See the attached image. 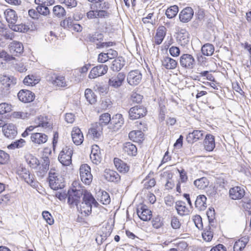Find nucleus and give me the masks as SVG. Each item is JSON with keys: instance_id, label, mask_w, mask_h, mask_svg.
Returning a JSON list of instances; mask_svg holds the SVG:
<instances>
[{"instance_id": "obj_57", "label": "nucleus", "mask_w": 251, "mask_h": 251, "mask_svg": "<svg viewBox=\"0 0 251 251\" xmlns=\"http://www.w3.org/2000/svg\"><path fill=\"white\" fill-rule=\"evenodd\" d=\"M42 216L46 221L47 223L50 225H51L53 224V219L52 218L51 215L48 211H43L42 212Z\"/></svg>"}, {"instance_id": "obj_44", "label": "nucleus", "mask_w": 251, "mask_h": 251, "mask_svg": "<svg viewBox=\"0 0 251 251\" xmlns=\"http://www.w3.org/2000/svg\"><path fill=\"white\" fill-rule=\"evenodd\" d=\"M85 97L87 100L91 104L95 103L97 101V97L93 91L87 88L85 91Z\"/></svg>"}, {"instance_id": "obj_49", "label": "nucleus", "mask_w": 251, "mask_h": 251, "mask_svg": "<svg viewBox=\"0 0 251 251\" xmlns=\"http://www.w3.org/2000/svg\"><path fill=\"white\" fill-rule=\"evenodd\" d=\"M109 123H111V117L109 113H104L100 116L99 124L100 126L107 125Z\"/></svg>"}, {"instance_id": "obj_41", "label": "nucleus", "mask_w": 251, "mask_h": 251, "mask_svg": "<svg viewBox=\"0 0 251 251\" xmlns=\"http://www.w3.org/2000/svg\"><path fill=\"white\" fill-rule=\"evenodd\" d=\"M176 208L178 214L184 215L188 214V211L185 205V203L181 201H178L176 202Z\"/></svg>"}, {"instance_id": "obj_56", "label": "nucleus", "mask_w": 251, "mask_h": 251, "mask_svg": "<svg viewBox=\"0 0 251 251\" xmlns=\"http://www.w3.org/2000/svg\"><path fill=\"white\" fill-rule=\"evenodd\" d=\"M96 11L97 18H108L110 15V13L106 10L96 9Z\"/></svg>"}, {"instance_id": "obj_36", "label": "nucleus", "mask_w": 251, "mask_h": 251, "mask_svg": "<svg viewBox=\"0 0 251 251\" xmlns=\"http://www.w3.org/2000/svg\"><path fill=\"white\" fill-rule=\"evenodd\" d=\"M137 213L140 219L144 221L150 220L151 217V211L148 209L142 208L141 211L137 209Z\"/></svg>"}, {"instance_id": "obj_15", "label": "nucleus", "mask_w": 251, "mask_h": 251, "mask_svg": "<svg viewBox=\"0 0 251 251\" xmlns=\"http://www.w3.org/2000/svg\"><path fill=\"white\" fill-rule=\"evenodd\" d=\"M50 165V159L48 156H44L42 158L41 165L39 167L37 171V175L41 177H43L49 170Z\"/></svg>"}, {"instance_id": "obj_2", "label": "nucleus", "mask_w": 251, "mask_h": 251, "mask_svg": "<svg viewBox=\"0 0 251 251\" xmlns=\"http://www.w3.org/2000/svg\"><path fill=\"white\" fill-rule=\"evenodd\" d=\"M87 192L83 189H77L73 188L68 191V203L71 207H74L75 206L79 208L78 203L80 201V199L84 196V194Z\"/></svg>"}, {"instance_id": "obj_43", "label": "nucleus", "mask_w": 251, "mask_h": 251, "mask_svg": "<svg viewBox=\"0 0 251 251\" xmlns=\"http://www.w3.org/2000/svg\"><path fill=\"white\" fill-rule=\"evenodd\" d=\"M215 49L213 45L205 44L201 47V52L204 55L211 56L214 53Z\"/></svg>"}, {"instance_id": "obj_64", "label": "nucleus", "mask_w": 251, "mask_h": 251, "mask_svg": "<svg viewBox=\"0 0 251 251\" xmlns=\"http://www.w3.org/2000/svg\"><path fill=\"white\" fill-rule=\"evenodd\" d=\"M169 52L173 57H177L180 54V50L178 47L176 46H172L169 49Z\"/></svg>"}, {"instance_id": "obj_5", "label": "nucleus", "mask_w": 251, "mask_h": 251, "mask_svg": "<svg viewBox=\"0 0 251 251\" xmlns=\"http://www.w3.org/2000/svg\"><path fill=\"white\" fill-rule=\"evenodd\" d=\"M18 174L22 178L31 186L36 187L37 182L34 178V176L30 174L29 171L25 167H21L18 171Z\"/></svg>"}, {"instance_id": "obj_18", "label": "nucleus", "mask_w": 251, "mask_h": 251, "mask_svg": "<svg viewBox=\"0 0 251 251\" xmlns=\"http://www.w3.org/2000/svg\"><path fill=\"white\" fill-rule=\"evenodd\" d=\"M103 176L107 181L115 183L119 182L121 179L120 175L117 172L110 169L105 170Z\"/></svg>"}, {"instance_id": "obj_19", "label": "nucleus", "mask_w": 251, "mask_h": 251, "mask_svg": "<svg viewBox=\"0 0 251 251\" xmlns=\"http://www.w3.org/2000/svg\"><path fill=\"white\" fill-rule=\"evenodd\" d=\"M177 41L179 44L185 47L189 43V34L185 29H180L177 34Z\"/></svg>"}, {"instance_id": "obj_35", "label": "nucleus", "mask_w": 251, "mask_h": 251, "mask_svg": "<svg viewBox=\"0 0 251 251\" xmlns=\"http://www.w3.org/2000/svg\"><path fill=\"white\" fill-rule=\"evenodd\" d=\"M202 136L203 132L202 130H194L193 132L188 134L187 136V140L188 142L193 143L202 138Z\"/></svg>"}, {"instance_id": "obj_20", "label": "nucleus", "mask_w": 251, "mask_h": 251, "mask_svg": "<svg viewBox=\"0 0 251 251\" xmlns=\"http://www.w3.org/2000/svg\"><path fill=\"white\" fill-rule=\"evenodd\" d=\"M4 16L10 27L17 23L18 17L15 10L12 9H6L4 12Z\"/></svg>"}, {"instance_id": "obj_27", "label": "nucleus", "mask_w": 251, "mask_h": 251, "mask_svg": "<svg viewBox=\"0 0 251 251\" xmlns=\"http://www.w3.org/2000/svg\"><path fill=\"white\" fill-rule=\"evenodd\" d=\"M204 149L208 151H212L215 147L214 137L211 134H207L204 140Z\"/></svg>"}, {"instance_id": "obj_53", "label": "nucleus", "mask_w": 251, "mask_h": 251, "mask_svg": "<svg viewBox=\"0 0 251 251\" xmlns=\"http://www.w3.org/2000/svg\"><path fill=\"white\" fill-rule=\"evenodd\" d=\"M36 10L38 11L39 16L40 15L47 16L50 13L49 8L46 5H38L36 7Z\"/></svg>"}, {"instance_id": "obj_16", "label": "nucleus", "mask_w": 251, "mask_h": 251, "mask_svg": "<svg viewBox=\"0 0 251 251\" xmlns=\"http://www.w3.org/2000/svg\"><path fill=\"white\" fill-rule=\"evenodd\" d=\"M193 15V9L190 7H186L180 12L179 18L181 22L186 23L192 19Z\"/></svg>"}, {"instance_id": "obj_11", "label": "nucleus", "mask_w": 251, "mask_h": 251, "mask_svg": "<svg viewBox=\"0 0 251 251\" xmlns=\"http://www.w3.org/2000/svg\"><path fill=\"white\" fill-rule=\"evenodd\" d=\"M108 70V67L106 65L100 64L93 67L89 75V78H95L105 74Z\"/></svg>"}, {"instance_id": "obj_4", "label": "nucleus", "mask_w": 251, "mask_h": 251, "mask_svg": "<svg viewBox=\"0 0 251 251\" xmlns=\"http://www.w3.org/2000/svg\"><path fill=\"white\" fill-rule=\"evenodd\" d=\"M80 177L81 181L85 184L89 185L93 179V176L91 173V168L86 164H82L79 168Z\"/></svg>"}, {"instance_id": "obj_62", "label": "nucleus", "mask_w": 251, "mask_h": 251, "mask_svg": "<svg viewBox=\"0 0 251 251\" xmlns=\"http://www.w3.org/2000/svg\"><path fill=\"white\" fill-rule=\"evenodd\" d=\"M242 205L244 209L251 213V200L245 198L242 200Z\"/></svg>"}, {"instance_id": "obj_7", "label": "nucleus", "mask_w": 251, "mask_h": 251, "mask_svg": "<svg viewBox=\"0 0 251 251\" xmlns=\"http://www.w3.org/2000/svg\"><path fill=\"white\" fill-rule=\"evenodd\" d=\"M147 113L146 108L142 105H137L130 109L129 116L130 119L134 120L145 116Z\"/></svg>"}, {"instance_id": "obj_55", "label": "nucleus", "mask_w": 251, "mask_h": 251, "mask_svg": "<svg viewBox=\"0 0 251 251\" xmlns=\"http://www.w3.org/2000/svg\"><path fill=\"white\" fill-rule=\"evenodd\" d=\"M12 105L6 102H3L0 104V114L10 112L12 111Z\"/></svg>"}, {"instance_id": "obj_52", "label": "nucleus", "mask_w": 251, "mask_h": 251, "mask_svg": "<svg viewBox=\"0 0 251 251\" xmlns=\"http://www.w3.org/2000/svg\"><path fill=\"white\" fill-rule=\"evenodd\" d=\"M202 236L203 239L207 242H209L211 240L213 236V232L211 230V227L209 226L204 229L203 232L202 233Z\"/></svg>"}, {"instance_id": "obj_22", "label": "nucleus", "mask_w": 251, "mask_h": 251, "mask_svg": "<svg viewBox=\"0 0 251 251\" xmlns=\"http://www.w3.org/2000/svg\"><path fill=\"white\" fill-rule=\"evenodd\" d=\"M161 62L162 65L167 70L175 69L177 65V62L168 55L164 56Z\"/></svg>"}, {"instance_id": "obj_32", "label": "nucleus", "mask_w": 251, "mask_h": 251, "mask_svg": "<svg viewBox=\"0 0 251 251\" xmlns=\"http://www.w3.org/2000/svg\"><path fill=\"white\" fill-rule=\"evenodd\" d=\"M5 136L9 139L14 138L17 134L16 126H2Z\"/></svg>"}, {"instance_id": "obj_38", "label": "nucleus", "mask_w": 251, "mask_h": 251, "mask_svg": "<svg viewBox=\"0 0 251 251\" xmlns=\"http://www.w3.org/2000/svg\"><path fill=\"white\" fill-rule=\"evenodd\" d=\"M144 134L141 130H133L129 132L128 137L131 140L139 142L143 138Z\"/></svg>"}, {"instance_id": "obj_45", "label": "nucleus", "mask_w": 251, "mask_h": 251, "mask_svg": "<svg viewBox=\"0 0 251 251\" xmlns=\"http://www.w3.org/2000/svg\"><path fill=\"white\" fill-rule=\"evenodd\" d=\"M52 83L58 87H65L67 86L65 76L62 75L56 76Z\"/></svg>"}, {"instance_id": "obj_26", "label": "nucleus", "mask_w": 251, "mask_h": 251, "mask_svg": "<svg viewBox=\"0 0 251 251\" xmlns=\"http://www.w3.org/2000/svg\"><path fill=\"white\" fill-rule=\"evenodd\" d=\"M31 140L33 142L37 144L45 143L48 140V136L43 133H34L30 137Z\"/></svg>"}, {"instance_id": "obj_34", "label": "nucleus", "mask_w": 251, "mask_h": 251, "mask_svg": "<svg viewBox=\"0 0 251 251\" xmlns=\"http://www.w3.org/2000/svg\"><path fill=\"white\" fill-rule=\"evenodd\" d=\"M26 163L32 169H36L40 163L39 160L31 154H27L25 156Z\"/></svg>"}, {"instance_id": "obj_6", "label": "nucleus", "mask_w": 251, "mask_h": 251, "mask_svg": "<svg viewBox=\"0 0 251 251\" xmlns=\"http://www.w3.org/2000/svg\"><path fill=\"white\" fill-rule=\"evenodd\" d=\"M179 63L181 66L185 69H192L196 64L194 57L190 54H183L180 57Z\"/></svg>"}, {"instance_id": "obj_39", "label": "nucleus", "mask_w": 251, "mask_h": 251, "mask_svg": "<svg viewBox=\"0 0 251 251\" xmlns=\"http://www.w3.org/2000/svg\"><path fill=\"white\" fill-rule=\"evenodd\" d=\"M209 181L205 177L195 180L194 182L195 186L199 189H204L209 185Z\"/></svg>"}, {"instance_id": "obj_28", "label": "nucleus", "mask_w": 251, "mask_h": 251, "mask_svg": "<svg viewBox=\"0 0 251 251\" xmlns=\"http://www.w3.org/2000/svg\"><path fill=\"white\" fill-rule=\"evenodd\" d=\"M207 198L203 195H200L197 197L195 201V207L200 211H204L206 207Z\"/></svg>"}, {"instance_id": "obj_48", "label": "nucleus", "mask_w": 251, "mask_h": 251, "mask_svg": "<svg viewBox=\"0 0 251 251\" xmlns=\"http://www.w3.org/2000/svg\"><path fill=\"white\" fill-rule=\"evenodd\" d=\"M144 183V188L149 189L155 186L156 181L154 178H150L149 176H147L143 181Z\"/></svg>"}, {"instance_id": "obj_3", "label": "nucleus", "mask_w": 251, "mask_h": 251, "mask_svg": "<svg viewBox=\"0 0 251 251\" xmlns=\"http://www.w3.org/2000/svg\"><path fill=\"white\" fill-rule=\"evenodd\" d=\"M73 150L70 146H66L60 151L58 159L63 166H69L72 163Z\"/></svg>"}, {"instance_id": "obj_40", "label": "nucleus", "mask_w": 251, "mask_h": 251, "mask_svg": "<svg viewBox=\"0 0 251 251\" xmlns=\"http://www.w3.org/2000/svg\"><path fill=\"white\" fill-rule=\"evenodd\" d=\"M52 13L54 17L61 18L66 15V11L63 7L57 5L53 7Z\"/></svg>"}, {"instance_id": "obj_42", "label": "nucleus", "mask_w": 251, "mask_h": 251, "mask_svg": "<svg viewBox=\"0 0 251 251\" xmlns=\"http://www.w3.org/2000/svg\"><path fill=\"white\" fill-rule=\"evenodd\" d=\"M247 243V239L243 238L236 241L233 246V251H242Z\"/></svg>"}, {"instance_id": "obj_24", "label": "nucleus", "mask_w": 251, "mask_h": 251, "mask_svg": "<svg viewBox=\"0 0 251 251\" xmlns=\"http://www.w3.org/2000/svg\"><path fill=\"white\" fill-rule=\"evenodd\" d=\"M90 158L93 163L98 164L101 161V156L99 147L97 145H94L92 147Z\"/></svg>"}, {"instance_id": "obj_63", "label": "nucleus", "mask_w": 251, "mask_h": 251, "mask_svg": "<svg viewBox=\"0 0 251 251\" xmlns=\"http://www.w3.org/2000/svg\"><path fill=\"white\" fill-rule=\"evenodd\" d=\"M112 105V102L109 99H104L101 101L100 104L101 108L103 110L109 108Z\"/></svg>"}, {"instance_id": "obj_25", "label": "nucleus", "mask_w": 251, "mask_h": 251, "mask_svg": "<svg viewBox=\"0 0 251 251\" xmlns=\"http://www.w3.org/2000/svg\"><path fill=\"white\" fill-rule=\"evenodd\" d=\"M167 29L164 26H160L158 27L154 36V42L156 45H160L163 41L166 34Z\"/></svg>"}, {"instance_id": "obj_1", "label": "nucleus", "mask_w": 251, "mask_h": 251, "mask_svg": "<svg viewBox=\"0 0 251 251\" xmlns=\"http://www.w3.org/2000/svg\"><path fill=\"white\" fill-rule=\"evenodd\" d=\"M82 200L77 210L81 214L84 213L85 216H88L91 213L92 204L96 207L99 205V203L94 197L88 192L84 194Z\"/></svg>"}, {"instance_id": "obj_30", "label": "nucleus", "mask_w": 251, "mask_h": 251, "mask_svg": "<svg viewBox=\"0 0 251 251\" xmlns=\"http://www.w3.org/2000/svg\"><path fill=\"white\" fill-rule=\"evenodd\" d=\"M102 133V126H93L89 129L88 135L93 140H98L100 138Z\"/></svg>"}, {"instance_id": "obj_46", "label": "nucleus", "mask_w": 251, "mask_h": 251, "mask_svg": "<svg viewBox=\"0 0 251 251\" xmlns=\"http://www.w3.org/2000/svg\"><path fill=\"white\" fill-rule=\"evenodd\" d=\"M178 12V8L176 5H173L168 8L166 11L165 14L167 18L172 19L175 17Z\"/></svg>"}, {"instance_id": "obj_23", "label": "nucleus", "mask_w": 251, "mask_h": 251, "mask_svg": "<svg viewBox=\"0 0 251 251\" xmlns=\"http://www.w3.org/2000/svg\"><path fill=\"white\" fill-rule=\"evenodd\" d=\"M103 34L99 32H95L94 33L89 34L87 36V39L89 41L96 44L97 49H100L99 45L101 44L103 40Z\"/></svg>"}, {"instance_id": "obj_54", "label": "nucleus", "mask_w": 251, "mask_h": 251, "mask_svg": "<svg viewBox=\"0 0 251 251\" xmlns=\"http://www.w3.org/2000/svg\"><path fill=\"white\" fill-rule=\"evenodd\" d=\"M25 141L23 139H20L8 146L7 148L10 150L18 149L23 147L25 144Z\"/></svg>"}, {"instance_id": "obj_58", "label": "nucleus", "mask_w": 251, "mask_h": 251, "mask_svg": "<svg viewBox=\"0 0 251 251\" xmlns=\"http://www.w3.org/2000/svg\"><path fill=\"white\" fill-rule=\"evenodd\" d=\"M142 99L143 96L136 92H132L130 96V100L133 102L140 103Z\"/></svg>"}, {"instance_id": "obj_33", "label": "nucleus", "mask_w": 251, "mask_h": 251, "mask_svg": "<svg viewBox=\"0 0 251 251\" xmlns=\"http://www.w3.org/2000/svg\"><path fill=\"white\" fill-rule=\"evenodd\" d=\"M125 65V60L122 57H118L112 62L111 69L115 72L120 71Z\"/></svg>"}, {"instance_id": "obj_37", "label": "nucleus", "mask_w": 251, "mask_h": 251, "mask_svg": "<svg viewBox=\"0 0 251 251\" xmlns=\"http://www.w3.org/2000/svg\"><path fill=\"white\" fill-rule=\"evenodd\" d=\"M35 123L36 126H52V123L50 122V119L48 116L45 115H40L35 119Z\"/></svg>"}, {"instance_id": "obj_59", "label": "nucleus", "mask_w": 251, "mask_h": 251, "mask_svg": "<svg viewBox=\"0 0 251 251\" xmlns=\"http://www.w3.org/2000/svg\"><path fill=\"white\" fill-rule=\"evenodd\" d=\"M152 225L153 227L158 229L162 227L163 225L161 217H157L154 218L152 221Z\"/></svg>"}, {"instance_id": "obj_17", "label": "nucleus", "mask_w": 251, "mask_h": 251, "mask_svg": "<svg viewBox=\"0 0 251 251\" xmlns=\"http://www.w3.org/2000/svg\"><path fill=\"white\" fill-rule=\"evenodd\" d=\"M34 97V93L26 90H22L18 94L19 100L24 102H29L33 101Z\"/></svg>"}, {"instance_id": "obj_60", "label": "nucleus", "mask_w": 251, "mask_h": 251, "mask_svg": "<svg viewBox=\"0 0 251 251\" xmlns=\"http://www.w3.org/2000/svg\"><path fill=\"white\" fill-rule=\"evenodd\" d=\"M23 82L25 85H28V86H33L35 85L36 83L35 82V79H34V77L33 75L29 76L28 75L27 76H26Z\"/></svg>"}, {"instance_id": "obj_13", "label": "nucleus", "mask_w": 251, "mask_h": 251, "mask_svg": "<svg viewBox=\"0 0 251 251\" xmlns=\"http://www.w3.org/2000/svg\"><path fill=\"white\" fill-rule=\"evenodd\" d=\"M245 191L243 187L235 186L231 188L229 191V196L232 200H240L244 197Z\"/></svg>"}, {"instance_id": "obj_61", "label": "nucleus", "mask_w": 251, "mask_h": 251, "mask_svg": "<svg viewBox=\"0 0 251 251\" xmlns=\"http://www.w3.org/2000/svg\"><path fill=\"white\" fill-rule=\"evenodd\" d=\"M9 158L8 154L0 150V165L5 163L8 160Z\"/></svg>"}, {"instance_id": "obj_29", "label": "nucleus", "mask_w": 251, "mask_h": 251, "mask_svg": "<svg viewBox=\"0 0 251 251\" xmlns=\"http://www.w3.org/2000/svg\"><path fill=\"white\" fill-rule=\"evenodd\" d=\"M123 151L128 155L131 156H136L137 153V149L136 147L130 142L125 143L123 145Z\"/></svg>"}, {"instance_id": "obj_47", "label": "nucleus", "mask_w": 251, "mask_h": 251, "mask_svg": "<svg viewBox=\"0 0 251 251\" xmlns=\"http://www.w3.org/2000/svg\"><path fill=\"white\" fill-rule=\"evenodd\" d=\"M124 121L123 118V116L121 114H117L113 116L112 118H111V125L115 126L117 125H120L121 126L124 124Z\"/></svg>"}, {"instance_id": "obj_14", "label": "nucleus", "mask_w": 251, "mask_h": 251, "mask_svg": "<svg viewBox=\"0 0 251 251\" xmlns=\"http://www.w3.org/2000/svg\"><path fill=\"white\" fill-rule=\"evenodd\" d=\"M71 136L74 143L78 146L81 145L84 140L83 135L78 126H74L72 130Z\"/></svg>"}, {"instance_id": "obj_51", "label": "nucleus", "mask_w": 251, "mask_h": 251, "mask_svg": "<svg viewBox=\"0 0 251 251\" xmlns=\"http://www.w3.org/2000/svg\"><path fill=\"white\" fill-rule=\"evenodd\" d=\"M10 28L13 31L20 32H25L29 29L27 25L23 24L16 25L15 24L12 25Z\"/></svg>"}, {"instance_id": "obj_31", "label": "nucleus", "mask_w": 251, "mask_h": 251, "mask_svg": "<svg viewBox=\"0 0 251 251\" xmlns=\"http://www.w3.org/2000/svg\"><path fill=\"white\" fill-rule=\"evenodd\" d=\"M114 163L117 170L121 173H126L129 171V166L120 159L115 158Z\"/></svg>"}, {"instance_id": "obj_9", "label": "nucleus", "mask_w": 251, "mask_h": 251, "mask_svg": "<svg viewBox=\"0 0 251 251\" xmlns=\"http://www.w3.org/2000/svg\"><path fill=\"white\" fill-rule=\"evenodd\" d=\"M49 184L50 188L56 190L62 189L64 187L65 184L62 182V179L57 177L54 173H52L51 171L49 173Z\"/></svg>"}, {"instance_id": "obj_12", "label": "nucleus", "mask_w": 251, "mask_h": 251, "mask_svg": "<svg viewBox=\"0 0 251 251\" xmlns=\"http://www.w3.org/2000/svg\"><path fill=\"white\" fill-rule=\"evenodd\" d=\"M10 52L14 56H19L24 51V46L21 42L13 41L8 45Z\"/></svg>"}, {"instance_id": "obj_10", "label": "nucleus", "mask_w": 251, "mask_h": 251, "mask_svg": "<svg viewBox=\"0 0 251 251\" xmlns=\"http://www.w3.org/2000/svg\"><path fill=\"white\" fill-rule=\"evenodd\" d=\"M125 77L126 75L124 73H119L109 79L108 85L113 88H118L122 85Z\"/></svg>"}, {"instance_id": "obj_8", "label": "nucleus", "mask_w": 251, "mask_h": 251, "mask_svg": "<svg viewBox=\"0 0 251 251\" xmlns=\"http://www.w3.org/2000/svg\"><path fill=\"white\" fill-rule=\"evenodd\" d=\"M142 75L138 70H134L130 71L127 75L128 83L132 86H136L141 81Z\"/></svg>"}, {"instance_id": "obj_21", "label": "nucleus", "mask_w": 251, "mask_h": 251, "mask_svg": "<svg viewBox=\"0 0 251 251\" xmlns=\"http://www.w3.org/2000/svg\"><path fill=\"white\" fill-rule=\"evenodd\" d=\"M0 82L3 86V89L8 90L11 86L16 83L17 79L12 76L3 75L0 77Z\"/></svg>"}, {"instance_id": "obj_50", "label": "nucleus", "mask_w": 251, "mask_h": 251, "mask_svg": "<svg viewBox=\"0 0 251 251\" xmlns=\"http://www.w3.org/2000/svg\"><path fill=\"white\" fill-rule=\"evenodd\" d=\"M101 195L99 196L98 200L103 204H108L110 202V196L106 192L102 191L100 193Z\"/></svg>"}]
</instances>
